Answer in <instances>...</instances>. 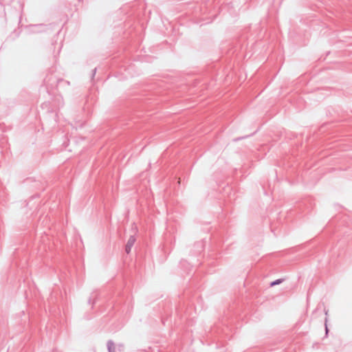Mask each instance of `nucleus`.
<instances>
[{
  "label": "nucleus",
  "instance_id": "nucleus-1",
  "mask_svg": "<svg viewBox=\"0 0 352 352\" xmlns=\"http://www.w3.org/2000/svg\"><path fill=\"white\" fill-rule=\"evenodd\" d=\"M134 243H135V239L134 238H131L128 241L127 244L126 245V252L127 253H129L131 251V248L133 245Z\"/></svg>",
  "mask_w": 352,
  "mask_h": 352
}]
</instances>
